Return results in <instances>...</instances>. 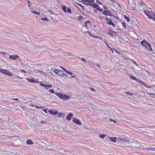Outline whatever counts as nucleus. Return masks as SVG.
I'll return each mask as SVG.
<instances>
[{"mask_svg":"<svg viewBox=\"0 0 155 155\" xmlns=\"http://www.w3.org/2000/svg\"><path fill=\"white\" fill-rule=\"evenodd\" d=\"M62 76H63L64 77H66H66H68V75L67 74H64V73Z\"/></svg>","mask_w":155,"mask_h":155,"instance_id":"40","label":"nucleus"},{"mask_svg":"<svg viewBox=\"0 0 155 155\" xmlns=\"http://www.w3.org/2000/svg\"><path fill=\"white\" fill-rule=\"evenodd\" d=\"M103 8H104V9H107V8L105 6H104Z\"/></svg>","mask_w":155,"mask_h":155,"instance_id":"56","label":"nucleus"},{"mask_svg":"<svg viewBox=\"0 0 155 155\" xmlns=\"http://www.w3.org/2000/svg\"><path fill=\"white\" fill-rule=\"evenodd\" d=\"M73 116V114L71 113H70L68 115L67 117V119L69 120H71V117Z\"/></svg>","mask_w":155,"mask_h":155,"instance_id":"9","label":"nucleus"},{"mask_svg":"<svg viewBox=\"0 0 155 155\" xmlns=\"http://www.w3.org/2000/svg\"><path fill=\"white\" fill-rule=\"evenodd\" d=\"M140 44L144 46L146 49L149 51H152V49L151 47V45L147 41L143 40L140 42Z\"/></svg>","mask_w":155,"mask_h":155,"instance_id":"1","label":"nucleus"},{"mask_svg":"<svg viewBox=\"0 0 155 155\" xmlns=\"http://www.w3.org/2000/svg\"><path fill=\"white\" fill-rule=\"evenodd\" d=\"M43 111H44L46 113H47V110H44Z\"/></svg>","mask_w":155,"mask_h":155,"instance_id":"59","label":"nucleus"},{"mask_svg":"<svg viewBox=\"0 0 155 155\" xmlns=\"http://www.w3.org/2000/svg\"><path fill=\"white\" fill-rule=\"evenodd\" d=\"M40 85L43 87H44L45 89H48L49 87H52V86L51 85H45L42 84L41 82H40Z\"/></svg>","mask_w":155,"mask_h":155,"instance_id":"4","label":"nucleus"},{"mask_svg":"<svg viewBox=\"0 0 155 155\" xmlns=\"http://www.w3.org/2000/svg\"><path fill=\"white\" fill-rule=\"evenodd\" d=\"M126 94H129V95H133V94L132 93H129L128 92H126Z\"/></svg>","mask_w":155,"mask_h":155,"instance_id":"41","label":"nucleus"},{"mask_svg":"<svg viewBox=\"0 0 155 155\" xmlns=\"http://www.w3.org/2000/svg\"><path fill=\"white\" fill-rule=\"evenodd\" d=\"M105 20L107 21V24H109V23H110L112 22L111 20L107 17H105Z\"/></svg>","mask_w":155,"mask_h":155,"instance_id":"12","label":"nucleus"},{"mask_svg":"<svg viewBox=\"0 0 155 155\" xmlns=\"http://www.w3.org/2000/svg\"><path fill=\"white\" fill-rule=\"evenodd\" d=\"M21 72H26L24 70H21Z\"/></svg>","mask_w":155,"mask_h":155,"instance_id":"62","label":"nucleus"},{"mask_svg":"<svg viewBox=\"0 0 155 155\" xmlns=\"http://www.w3.org/2000/svg\"><path fill=\"white\" fill-rule=\"evenodd\" d=\"M67 12L69 13H70L71 12V9L69 8H68L67 9Z\"/></svg>","mask_w":155,"mask_h":155,"instance_id":"34","label":"nucleus"},{"mask_svg":"<svg viewBox=\"0 0 155 155\" xmlns=\"http://www.w3.org/2000/svg\"><path fill=\"white\" fill-rule=\"evenodd\" d=\"M79 5L81 7H83V8H84V7L83 6H82L80 4H79Z\"/></svg>","mask_w":155,"mask_h":155,"instance_id":"54","label":"nucleus"},{"mask_svg":"<svg viewBox=\"0 0 155 155\" xmlns=\"http://www.w3.org/2000/svg\"><path fill=\"white\" fill-rule=\"evenodd\" d=\"M28 80L29 81L32 82L33 83H34L36 81V80H33V79H28Z\"/></svg>","mask_w":155,"mask_h":155,"instance_id":"28","label":"nucleus"},{"mask_svg":"<svg viewBox=\"0 0 155 155\" xmlns=\"http://www.w3.org/2000/svg\"><path fill=\"white\" fill-rule=\"evenodd\" d=\"M96 67H98V68H100V67H101V65L100 64H96L95 66L94 65V66H93V68L94 69H96L97 68H96Z\"/></svg>","mask_w":155,"mask_h":155,"instance_id":"21","label":"nucleus"},{"mask_svg":"<svg viewBox=\"0 0 155 155\" xmlns=\"http://www.w3.org/2000/svg\"><path fill=\"white\" fill-rule=\"evenodd\" d=\"M114 49V50L115 51H117V53H120L119 51H117V50H116V49Z\"/></svg>","mask_w":155,"mask_h":155,"instance_id":"61","label":"nucleus"},{"mask_svg":"<svg viewBox=\"0 0 155 155\" xmlns=\"http://www.w3.org/2000/svg\"><path fill=\"white\" fill-rule=\"evenodd\" d=\"M82 1H85V2H87L89 3H91L92 2H94V0H91L90 1H89L88 0H82Z\"/></svg>","mask_w":155,"mask_h":155,"instance_id":"17","label":"nucleus"},{"mask_svg":"<svg viewBox=\"0 0 155 155\" xmlns=\"http://www.w3.org/2000/svg\"><path fill=\"white\" fill-rule=\"evenodd\" d=\"M109 120H110L112 121H113L115 123H116L117 122V121H116L114 120H112V119H109Z\"/></svg>","mask_w":155,"mask_h":155,"instance_id":"42","label":"nucleus"},{"mask_svg":"<svg viewBox=\"0 0 155 155\" xmlns=\"http://www.w3.org/2000/svg\"><path fill=\"white\" fill-rule=\"evenodd\" d=\"M84 24L85 25V26L86 27H87V24H85V23L84 22Z\"/></svg>","mask_w":155,"mask_h":155,"instance_id":"57","label":"nucleus"},{"mask_svg":"<svg viewBox=\"0 0 155 155\" xmlns=\"http://www.w3.org/2000/svg\"><path fill=\"white\" fill-rule=\"evenodd\" d=\"M147 150H155V148H149L147 149Z\"/></svg>","mask_w":155,"mask_h":155,"instance_id":"30","label":"nucleus"},{"mask_svg":"<svg viewBox=\"0 0 155 155\" xmlns=\"http://www.w3.org/2000/svg\"><path fill=\"white\" fill-rule=\"evenodd\" d=\"M102 13L105 15H108L111 16H113L110 12L109 11L104 10Z\"/></svg>","mask_w":155,"mask_h":155,"instance_id":"5","label":"nucleus"},{"mask_svg":"<svg viewBox=\"0 0 155 155\" xmlns=\"http://www.w3.org/2000/svg\"><path fill=\"white\" fill-rule=\"evenodd\" d=\"M31 12L37 15H39L40 14L39 12L36 11H32Z\"/></svg>","mask_w":155,"mask_h":155,"instance_id":"20","label":"nucleus"},{"mask_svg":"<svg viewBox=\"0 0 155 155\" xmlns=\"http://www.w3.org/2000/svg\"><path fill=\"white\" fill-rule=\"evenodd\" d=\"M147 95H149V96H150L151 97H152V95L155 96V94H153V93H147ZM153 97L155 98V97Z\"/></svg>","mask_w":155,"mask_h":155,"instance_id":"23","label":"nucleus"},{"mask_svg":"<svg viewBox=\"0 0 155 155\" xmlns=\"http://www.w3.org/2000/svg\"><path fill=\"white\" fill-rule=\"evenodd\" d=\"M26 143L28 145L32 144L34 143L33 142L30 140H28L26 142Z\"/></svg>","mask_w":155,"mask_h":155,"instance_id":"13","label":"nucleus"},{"mask_svg":"<svg viewBox=\"0 0 155 155\" xmlns=\"http://www.w3.org/2000/svg\"><path fill=\"white\" fill-rule=\"evenodd\" d=\"M67 73H68V74H70L71 75H72L73 74V73L70 71H68V72H67Z\"/></svg>","mask_w":155,"mask_h":155,"instance_id":"36","label":"nucleus"},{"mask_svg":"<svg viewBox=\"0 0 155 155\" xmlns=\"http://www.w3.org/2000/svg\"><path fill=\"white\" fill-rule=\"evenodd\" d=\"M12 99L16 101H18V99L17 98H13Z\"/></svg>","mask_w":155,"mask_h":155,"instance_id":"50","label":"nucleus"},{"mask_svg":"<svg viewBox=\"0 0 155 155\" xmlns=\"http://www.w3.org/2000/svg\"><path fill=\"white\" fill-rule=\"evenodd\" d=\"M90 89L93 91H95V90L93 88H91Z\"/></svg>","mask_w":155,"mask_h":155,"instance_id":"60","label":"nucleus"},{"mask_svg":"<svg viewBox=\"0 0 155 155\" xmlns=\"http://www.w3.org/2000/svg\"><path fill=\"white\" fill-rule=\"evenodd\" d=\"M117 140L119 141H124V140L123 139L119 137H118L117 138Z\"/></svg>","mask_w":155,"mask_h":155,"instance_id":"25","label":"nucleus"},{"mask_svg":"<svg viewBox=\"0 0 155 155\" xmlns=\"http://www.w3.org/2000/svg\"><path fill=\"white\" fill-rule=\"evenodd\" d=\"M122 25L125 28H126V25H125V23H123V22H122Z\"/></svg>","mask_w":155,"mask_h":155,"instance_id":"38","label":"nucleus"},{"mask_svg":"<svg viewBox=\"0 0 155 155\" xmlns=\"http://www.w3.org/2000/svg\"><path fill=\"white\" fill-rule=\"evenodd\" d=\"M106 45H107V46H108V47L109 48V46L108 45V44H107V43H106Z\"/></svg>","mask_w":155,"mask_h":155,"instance_id":"63","label":"nucleus"},{"mask_svg":"<svg viewBox=\"0 0 155 155\" xmlns=\"http://www.w3.org/2000/svg\"><path fill=\"white\" fill-rule=\"evenodd\" d=\"M10 58L13 60H16V58H15V56L14 55H10L9 56Z\"/></svg>","mask_w":155,"mask_h":155,"instance_id":"16","label":"nucleus"},{"mask_svg":"<svg viewBox=\"0 0 155 155\" xmlns=\"http://www.w3.org/2000/svg\"><path fill=\"white\" fill-rule=\"evenodd\" d=\"M49 92L51 93H53V94H54V91L53 89H50L49 90Z\"/></svg>","mask_w":155,"mask_h":155,"instance_id":"35","label":"nucleus"},{"mask_svg":"<svg viewBox=\"0 0 155 155\" xmlns=\"http://www.w3.org/2000/svg\"><path fill=\"white\" fill-rule=\"evenodd\" d=\"M62 10L63 11L65 12H67V11H66V6H63L62 7Z\"/></svg>","mask_w":155,"mask_h":155,"instance_id":"22","label":"nucleus"},{"mask_svg":"<svg viewBox=\"0 0 155 155\" xmlns=\"http://www.w3.org/2000/svg\"><path fill=\"white\" fill-rule=\"evenodd\" d=\"M35 107L38 109H41V107H38L37 105L35 106Z\"/></svg>","mask_w":155,"mask_h":155,"instance_id":"51","label":"nucleus"},{"mask_svg":"<svg viewBox=\"0 0 155 155\" xmlns=\"http://www.w3.org/2000/svg\"><path fill=\"white\" fill-rule=\"evenodd\" d=\"M0 72L3 73V74H6V75H8L9 76H11L12 75V73L11 72H10L7 70H4V69H1L0 70Z\"/></svg>","mask_w":155,"mask_h":155,"instance_id":"2","label":"nucleus"},{"mask_svg":"<svg viewBox=\"0 0 155 155\" xmlns=\"http://www.w3.org/2000/svg\"><path fill=\"white\" fill-rule=\"evenodd\" d=\"M59 70L58 69H55L54 70V72L56 74H58H58H59Z\"/></svg>","mask_w":155,"mask_h":155,"instance_id":"27","label":"nucleus"},{"mask_svg":"<svg viewBox=\"0 0 155 155\" xmlns=\"http://www.w3.org/2000/svg\"><path fill=\"white\" fill-rule=\"evenodd\" d=\"M41 20H44V21H48V18H41Z\"/></svg>","mask_w":155,"mask_h":155,"instance_id":"33","label":"nucleus"},{"mask_svg":"<svg viewBox=\"0 0 155 155\" xmlns=\"http://www.w3.org/2000/svg\"><path fill=\"white\" fill-rule=\"evenodd\" d=\"M79 18H80V19H81L82 18H83V17H82L81 16H80Z\"/></svg>","mask_w":155,"mask_h":155,"instance_id":"58","label":"nucleus"},{"mask_svg":"<svg viewBox=\"0 0 155 155\" xmlns=\"http://www.w3.org/2000/svg\"><path fill=\"white\" fill-rule=\"evenodd\" d=\"M96 2L99 5L101 4L102 5V3H101L98 0H96Z\"/></svg>","mask_w":155,"mask_h":155,"instance_id":"37","label":"nucleus"},{"mask_svg":"<svg viewBox=\"0 0 155 155\" xmlns=\"http://www.w3.org/2000/svg\"><path fill=\"white\" fill-rule=\"evenodd\" d=\"M81 60H82V61H83L84 62H86V60H85L84 59V58H81Z\"/></svg>","mask_w":155,"mask_h":155,"instance_id":"47","label":"nucleus"},{"mask_svg":"<svg viewBox=\"0 0 155 155\" xmlns=\"http://www.w3.org/2000/svg\"><path fill=\"white\" fill-rule=\"evenodd\" d=\"M55 94L56 95H57L58 97H59V98L61 99V97L62 95V94L61 93L56 92Z\"/></svg>","mask_w":155,"mask_h":155,"instance_id":"14","label":"nucleus"},{"mask_svg":"<svg viewBox=\"0 0 155 155\" xmlns=\"http://www.w3.org/2000/svg\"><path fill=\"white\" fill-rule=\"evenodd\" d=\"M145 87L148 88H151V86H148L147 84V86H145Z\"/></svg>","mask_w":155,"mask_h":155,"instance_id":"48","label":"nucleus"},{"mask_svg":"<svg viewBox=\"0 0 155 155\" xmlns=\"http://www.w3.org/2000/svg\"><path fill=\"white\" fill-rule=\"evenodd\" d=\"M85 22V24H89L90 23H91L90 21L89 20L86 21Z\"/></svg>","mask_w":155,"mask_h":155,"instance_id":"39","label":"nucleus"},{"mask_svg":"<svg viewBox=\"0 0 155 155\" xmlns=\"http://www.w3.org/2000/svg\"><path fill=\"white\" fill-rule=\"evenodd\" d=\"M63 70L65 71L66 73H67V72H68V71H67L65 69H63Z\"/></svg>","mask_w":155,"mask_h":155,"instance_id":"55","label":"nucleus"},{"mask_svg":"<svg viewBox=\"0 0 155 155\" xmlns=\"http://www.w3.org/2000/svg\"><path fill=\"white\" fill-rule=\"evenodd\" d=\"M109 25H112L113 27H115V24L113 22L110 23H109Z\"/></svg>","mask_w":155,"mask_h":155,"instance_id":"32","label":"nucleus"},{"mask_svg":"<svg viewBox=\"0 0 155 155\" xmlns=\"http://www.w3.org/2000/svg\"><path fill=\"white\" fill-rule=\"evenodd\" d=\"M145 13L148 18L153 19V21H155V15L153 12H151V14L150 15L147 14L145 12Z\"/></svg>","mask_w":155,"mask_h":155,"instance_id":"3","label":"nucleus"},{"mask_svg":"<svg viewBox=\"0 0 155 155\" xmlns=\"http://www.w3.org/2000/svg\"><path fill=\"white\" fill-rule=\"evenodd\" d=\"M61 116H62L63 117L64 116V114L63 113H60L59 114V115H58V116L59 117H60Z\"/></svg>","mask_w":155,"mask_h":155,"instance_id":"31","label":"nucleus"},{"mask_svg":"<svg viewBox=\"0 0 155 155\" xmlns=\"http://www.w3.org/2000/svg\"><path fill=\"white\" fill-rule=\"evenodd\" d=\"M15 56L16 58H19V57L17 55H15Z\"/></svg>","mask_w":155,"mask_h":155,"instance_id":"52","label":"nucleus"},{"mask_svg":"<svg viewBox=\"0 0 155 155\" xmlns=\"http://www.w3.org/2000/svg\"><path fill=\"white\" fill-rule=\"evenodd\" d=\"M87 5H92L91 4L89 3H86L85 4Z\"/></svg>","mask_w":155,"mask_h":155,"instance_id":"53","label":"nucleus"},{"mask_svg":"<svg viewBox=\"0 0 155 155\" xmlns=\"http://www.w3.org/2000/svg\"><path fill=\"white\" fill-rule=\"evenodd\" d=\"M72 120L73 122H74L77 124H81V122L79 121V120L76 117H74L73 118Z\"/></svg>","mask_w":155,"mask_h":155,"instance_id":"6","label":"nucleus"},{"mask_svg":"<svg viewBox=\"0 0 155 155\" xmlns=\"http://www.w3.org/2000/svg\"><path fill=\"white\" fill-rule=\"evenodd\" d=\"M110 1L112 2H114L113 1V0H110Z\"/></svg>","mask_w":155,"mask_h":155,"instance_id":"64","label":"nucleus"},{"mask_svg":"<svg viewBox=\"0 0 155 155\" xmlns=\"http://www.w3.org/2000/svg\"><path fill=\"white\" fill-rule=\"evenodd\" d=\"M41 123L42 124H45L46 123V122H45V121H43V120H42L41 121Z\"/></svg>","mask_w":155,"mask_h":155,"instance_id":"46","label":"nucleus"},{"mask_svg":"<svg viewBox=\"0 0 155 155\" xmlns=\"http://www.w3.org/2000/svg\"><path fill=\"white\" fill-rule=\"evenodd\" d=\"M97 10L99 11L100 12H101L103 11V10L102 9H101L100 8H97Z\"/></svg>","mask_w":155,"mask_h":155,"instance_id":"43","label":"nucleus"},{"mask_svg":"<svg viewBox=\"0 0 155 155\" xmlns=\"http://www.w3.org/2000/svg\"><path fill=\"white\" fill-rule=\"evenodd\" d=\"M108 34L109 35L111 36H112V37H113V35L111 33L108 32Z\"/></svg>","mask_w":155,"mask_h":155,"instance_id":"45","label":"nucleus"},{"mask_svg":"<svg viewBox=\"0 0 155 155\" xmlns=\"http://www.w3.org/2000/svg\"><path fill=\"white\" fill-rule=\"evenodd\" d=\"M92 6H93V7L95 8H96L97 10V8H99V6L95 3H94V5Z\"/></svg>","mask_w":155,"mask_h":155,"instance_id":"19","label":"nucleus"},{"mask_svg":"<svg viewBox=\"0 0 155 155\" xmlns=\"http://www.w3.org/2000/svg\"><path fill=\"white\" fill-rule=\"evenodd\" d=\"M87 33H88V34L89 35H90L92 37L95 38L96 37H97L96 36H95L93 35L90 31H88L87 32Z\"/></svg>","mask_w":155,"mask_h":155,"instance_id":"15","label":"nucleus"},{"mask_svg":"<svg viewBox=\"0 0 155 155\" xmlns=\"http://www.w3.org/2000/svg\"><path fill=\"white\" fill-rule=\"evenodd\" d=\"M138 83L140 84H142L144 86H147V84L146 83L144 82H143L141 81L139 79H137V78H136L135 80Z\"/></svg>","mask_w":155,"mask_h":155,"instance_id":"7","label":"nucleus"},{"mask_svg":"<svg viewBox=\"0 0 155 155\" xmlns=\"http://www.w3.org/2000/svg\"><path fill=\"white\" fill-rule=\"evenodd\" d=\"M133 63L134 64H135L137 66H138V65L137 64L136 62L132 60Z\"/></svg>","mask_w":155,"mask_h":155,"instance_id":"44","label":"nucleus"},{"mask_svg":"<svg viewBox=\"0 0 155 155\" xmlns=\"http://www.w3.org/2000/svg\"><path fill=\"white\" fill-rule=\"evenodd\" d=\"M0 53L3 54H6V53L5 52H1Z\"/></svg>","mask_w":155,"mask_h":155,"instance_id":"49","label":"nucleus"},{"mask_svg":"<svg viewBox=\"0 0 155 155\" xmlns=\"http://www.w3.org/2000/svg\"><path fill=\"white\" fill-rule=\"evenodd\" d=\"M64 73V72L63 71L61 70H59L58 75L59 76H61Z\"/></svg>","mask_w":155,"mask_h":155,"instance_id":"18","label":"nucleus"},{"mask_svg":"<svg viewBox=\"0 0 155 155\" xmlns=\"http://www.w3.org/2000/svg\"><path fill=\"white\" fill-rule=\"evenodd\" d=\"M49 113L52 115H56L58 113V112L57 110H48Z\"/></svg>","mask_w":155,"mask_h":155,"instance_id":"8","label":"nucleus"},{"mask_svg":"<svg viewBox=\"0 0 155 155\" xmlns=\"http://www.w3.org/2000/svg\"><path fill=\"white\" fill-rule=\"evenodd\" d=\"M69 98V97L68 95H63L62 94L61 99H68Z\"/></svg>","mask_w":155,"mask_h":155,"instance_id":"10","label":"nucleus"},{"mask_svg":"<svg viewBox=\"0 0 155 155\" xmlns=\"http://www.w3.org/2000/svg\"><path fill=\"white\" fill-rule=\"evenodd\" d=\"M130 77L131 79H132V80H135L137 78H135V77H134V76H133L131 75H130Z\"/></svg>","mask_w":155,"mask_h":155,"instance_id":"26","label":"nucleus"},{"mask_svg":"<svg viewBox=\"0 0 155 155\" xmlns=\"http://www.w3.org/2000/svg\"><path fill=\"white\" fill-rule=\"evenodd\" d=\"M99 136L101 138H104L105 137V135L104 134H102L101 135H99Z\"/></svg>","mask_w":155,"mask_h":155,"instance_id":"29","label":"nucleus"},{"mask_svg":"<svg viewBox=\"0 0 155 155\" xmlns=\"http://www.w3.org/2000/svg\"><path fill=\"white\" fill-rule=\"evenodd\" d=\"M110 140L112 142H117V138L115 137H109Z\"/></svg>","mask_w":155,"mask_h":155,"instance_id":"11","label":"nucleus"},{"mask_svg":"<svg viewBox=\"0 0 155 155\" xmlns=\"http://www.w3.org/2000/svg\"><path fill=\"white\" fill-rule=\"evenodd\" d=\"M124 18L126 19V20L128 21V22H129V21H130V19H129V18L126 15H124Z\"/></svg>","mask_w":155,"mask_h":155,"instance_id":"24","label":"nucleus"}]
</instances>
